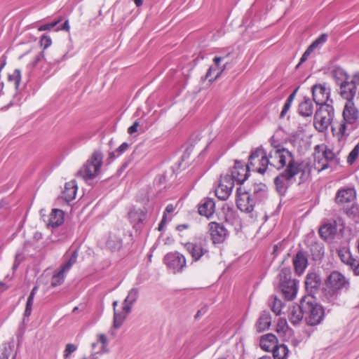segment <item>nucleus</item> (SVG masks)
<instances>
[{
    "label": "nucleus",
    "mask_w": 359,
    "mask_h": 359,
    "mask_svg": "<svg viewBox=\"0 0 359 359\" xmlns=\"http://www.w3.org/2000/svg\"><path fill=\"white\" fill-rule=\"evenodd\" d=\"M276 331L278 334L279 337H283L285 341H290V338H292V344L294 346L297 345L296 340L292 338V330L288 327L285 319L280 318L278 320Z\"/></svg>",
    "instance_id": "obj_20"
},
{
    "label": "nucleus",
    "mask_w": 359,
    "mask_h": 359,
    "mask_svg": "<svg viewBox=\"0 0 359 359\" xmlns=\"http://www.w3.org/2000/svg\"><path fill=\"white\" fill-rule=\"evenodd\" d=\"M236 203L237 208L245 213L252 212L255 206V198H252L250 193L242 187L236 190Z\"/></svg>",
    "instance_id": "obj_9"
},
{
    "label": "nucleus",
    "mask_w": 359,
    "mask_h": 359,
    "mask_svg": "<svg viewBox=\"0 0 359 359\" xmlns=\"http://www.w3.org/2000/svg\"><path fill=\"white\" fill-rule=\"evenodd\" d=\"M77 349V346L73 344H68L64 351V358H67L70 356L71 353Z\"/></svg>",
    "instance_id": "obj_45"
},
{
    "label": "nucleus",
    "mask_w": 359,
    "mask_h": 359,
    "mask_svg": "<svg viewBox=\"0 0 359 359\" xmlns=\"http://www.w3.org/2000/svg\"><path fill=\"white\" fill-rule=\"evenodd\" d=\"M301 309L304 311L307 323L310 325L319 324L324 317L323 307L316 303L312 296H306L301 300Z\"/></svg>",
    "instance_id": "obj_3"
},
{
    "label": "nucleus",
    "mask_w": 359,
    "mask_h": 359,
    "mask_svg": "<svg viewBox=\"0 0 359 359\" xmlns=\"http://www.w3.org/2000/svg\"><path fill=\"white\" fill-rule=\"evenodd\" d=\"M167 216L165 215H163L162 217V219H161V221L160 222V224H158V231H162L166 222H167Z\"/></svg>",
    "instance_id": "obj_56"
},
{
    "label": "nucleus",
    "mask_w": 359,
    "mask_h": 359,
    "mask_svg": "<svg viewBox=\"0 0 359 359\" xmlns=\"http://www.w3.org/2000/svg\"><path fill=\"white\" fill-rule=\"evenodd\" d=\"M223 59L224 57L217 56L214 57L213 62L215 67H210L205 74V78L208 79L210 81H215L222 74V72L226 68V65L219 66V62Z\"/></svg>",
    "instance_id": "obj_21"
},
{
    "label": "nucleus",
    "mask_w": 359,
    "mask_h": 359,
    "mask_svg": "<svg viewBox=\"0 0 359 359\" xmlns=\"http://www.w3.org/2000/svg\"><path fill=\"white\" fill-rule=\"evenodd\" d=\"M348 266H350L351 268L353 269L354 273L355 275H359V260L352 257V260L349 262V263L347 264Z\"/></svg>",
    "instance_id": "obj_47"
},
{
    "label": "nucleus",
    "mask_w": 359,
    "mask_h": 359,
    "mask_svg": "<svg viewBox=\"0 0 359 359\" xmlns=\"http://www.w3.org/2000/svg\"><path fill=\"white\" fill-rule=\"evenodd\" d=\"M37 290H38V287L37 286H34L33 287V289L32 290L29 297H32L34 298V296H35Z\"/></svg>",
    "instance_id": "obj_60"
},
{
    "label": "nucleus",
    "mask_w": 359,
    "mask_h": 359,
    "mask_svg": "<svg viewBox=\"0 0 359 359\" xmlns=\"http://www.w3.org/2000/svg\"><path fill=\"white\" fill-rule=\"evenodd\" d=\"M321 284L320 278L316 273H309L305 280L306 290L309 292L317 290Z\"/></svg>",
    "instance_id": "obj_25"
},
{
    "label": "nucleus",
    "mask_w": 359,
    "mask_h": 359,
    "mask_svg": "<svg viewBox=\"0 0 359 359\" xmlns=\"http://www.w3.org/2000/svg\"><path fill=\"white\" fill-rule=\"evenodd\" d=\"M356 198V191L353 188H342L337 191L335 202L338 205H344L350 203Z\"/></svg>",
    "instance_id": "obj_18"
},
{
    "label": "nucleus",
    "mask_w": 359,
    "mask_h": 359,
    "mask_svg": "<svg viewBox=\"0 0 359 359\" xmlns=\"http://www.w3.org/2000/svg\"><path fill=\"white\" fill-rule=\"evenodd\" d=\"M103 164V154L100 151H95L86 163L81 168L79 174L86 180H91L100 173Z\"/></svg>",
    "instance_id": "obj_5"
},
{
    "label": "nucleus",
    "mask_w": 359,
    "mask_h": 359,
    "mask_svg": "<svg viewBox=\"0 0 359 359\" xmlns=\"http://www.w3.org/2000/svg\"><path fill=\"white\" fill-rule=\"evenodd\" d=\"M34 299L32 297H28L26 307L25 310V316L28 317L31 315L32 311V305L34 302Z\"/></svg>",
    "instance_id": "obj_46"
},
{
    "label": "nucleus",
    "mask_w": 359,
    "mask_h": 359,
    "mask_svg": "<svg viewBox=\"0 0 359 359\" xmlns=\"http://www.w3.org/2000/svg\"><path fill=\"white\" fill-rule=\"evenodd\" d=\"M291 104L292 103L287 102V101H285V103L283 107V109L280 112V118H283L285 114L287 113V111H289L290 107H291Z\"/></svg>",
    "instance_id": "obj_50"
},
{
    "label": "nucleus",
    "mask_w": 359,
    "mask_h": 359,
    "mask_svg": "<svg viewBox=\"0 0 359 359\" xmlns=\"http://www.w3.org/2000/svg\"><path fill=\"white\" fill-rule=\"evenodd\" d=\"M282 302L280 299L274 297L272 300L271 310L276 315H279L281 312Z\"/></svg>",
    "instance_id": "obj_40"
},
{
    "label": "nucleus",
    "mask_w": 359,
    "mask_h": 359,
    "mask_svg": "<svg viewBox=\"0 0 359 359\" xmlns=\"http://www.w3.org/2000/svg\"><path fill=\"white\" fill-rule=\"evenodd\" d=\"M137 296H138V290L137 289H135V288L132 289L129 292V293H128L127 297L126 298L123 304H129L131 306L132 304L137 298Z\"/></svg>",
    "instance_id": "obj_39"
},
{
    "label": "nucleus",
    "mask_w": 359,
    "mask_h": 359,
    "mask_svg": "<svg viewBox=\"0 0 359 359\" xmlns=\"http://www.w3.org/2000/svg\"><path fill=\"white\" fill-rule=\"evenodd\" d=\"M359 93V72L353 74L351 79L339 85V94L346 102H354Z\"/></svg>",
    "instance_id": "obj_6"
},
{
    "label": "nucleus",
    "mask_w": 359,
    "mask_h": 359,
    "mask_svg": "<svg viewBox=\"0 0 359 359\" xmlns=\"http://www.w3.org/2000/svg\"><path fill=\"white\" fill-rule=\"evenodd\" d=\"M327 40V35L323 34H321L318 39H316L311 44V46L316 48L320 43H323Z\"/></svg>",
    "instance_id": "obj_48"
},
{
    "label": "nucleus",
    "mask_w": 359,
    "mask_h": 359,
    "mask_svg": "<svg viewBox=\"0 0 359 359\" xmlns=\"http://www.w3.org/2000/svg\"><path fill=\"white\" fill-rule=\"evenodd\" d=\"M298 89L299 88H297L293 92L292 94H290V95L287 97V102L292 103L296 96V94L298 91Z\"/></svg>",
    "instance_id": "obj_57"
},
{
    "label": "nucleus",
    "mask_w": 359,
    "mask_h": 359,
    "mask_svg": "<svg viewBox=\"0 0 359 359\" xmlns=\"http://www.w3.org/2000/svg\"><path fill=\"white\" fill-rule=\"evenodd\" d=\"M280 279V287L285 298L292 300L297 294V283L291 278L290 272L287 269H283L278 275Z\"/></svg>",
    "instance_id": "obj_8"
},
{
    "label": "nucleus",
    "mask_w": 359,
    "mask_h": 359,
    "mask_svg": "<svg viewBox=\"0 0 359 359\" xmlns=\"http://www.w3.org/2000/svg\"><path fill=\"white\" fill-rule=\"evenodd\" d=\"M110 156H111V157H114V156H115L114 153V152H113V153H111V154H110Z\"/></svg>",
    "instance_id": "obj_63"
},
{
    "label": "nucleus",
    "mask_w": 359,
    "mask_h": 359,
    "mask_svg": "<svg viewBox=\"0 0 359 359\" xmlns=\"http://www.w3.org/2000/svg\"><path fill=\"white\" fill-rule=\"evenodd\" d=\"M78 257L77 251H74L68 261L63 264L60 269L56 272L51 278L50 285L52 287L60 285L65 280L66 273L69 271L71 267L76 262Z\"/></svg>",
    "instance_id": "obj_14"
},
{
    "label": "nucleus",
    "mask_w": 359,
    "mask_h": 359,
    "mask_svg": "<svg viewBox=\"0 0 359 359\" xmlns=\"http://www.w3.org/2000/svg\"><path fill=\"white\" fill-rule=\"evenodd\" d=\"M21 80L20 71L18 69H14L8 74V81L15 88H18Z\"/></svg>",
    "instance_id": "obj_36"
},
{
    "label": "nucleus",
    "mask_w": 359,
    "mask_h": 359,
    "mask_svg": "<svg viewBox=\"0 0 359 359\" xmlns=\"http://www.w3.org/2000/svg\"><path fill=\"white\" fill-rule=\"evenodd\" d=\"M334 154L325 144L317 145L315 147L314 159L318 163L319 170H325L329 167L328 162L333 160Z\"/></svg>",
    "instance_id": "obj_11"
},
{
    "label": "nucleus",
    "mask_w": 359,
    "mask_h": 359,
    "mask_svg": "<svg viewBox=\"0 0 359 359\" xmlns=\"http://www.w3.org/2000/svg\"><path fill=\"white\" fill-rule=\"evenodd\" d=\"M259 359H266V357L265 356H262V357L259 358Z\"/></svg>",
    "instance_id": "obj_64"
},
{
    "label": "nucleus",
    "mask_w": 359,
    "mask_h": 359,
    "mask_svg": "<svg viewBox=\"0 0 359 359\" xmlns=\"http://www.w3.org/2000/svg\"><path fill=\"white\" fill-rule=\"evenodd\" d=\"M117 306V302L113 303L114 314V327L118 328L121 326L123 321L126 319L127 315L130 312V306L127 304H123L122 311L118 312L116 307Z\"/></svg>",
    "instance_id": "obj_22"
},
{
    "label": "nucleus",
    "mask_w": 359,
    "mask_h": 359,
    "mask_svg": "<svg viewBox=\"0 0 359 359\" xmlns=\"http://www.w3.org/2000/svg\"><path fill=\"white\" fill-rule=\"evenodd\" d=\"M359 155V144H356L351 151L347 157V163L352 165L358 158Z\"/></svg>",
    "instance_id": "obj_38"
},
{
    "label": "nucleus",
    "mask_w": 359,
    "mask_h": 359,
    "mask_svg": "<svg viewBox=\"0 0 359 359\" xmlns=\"http://www.w3.org/2000/svg\"><path fill=\"white\" fill-rule=\"evenodd\" d=\"M234 187V182L230 175L221 176L219 184L215 189V195L220 200H226Z\"/></svg>",
    "instance_id": "obj_13"
},
{
    "label": "nucleus",
    "mask_w": 359,
    "mask_h": 359,
    "mask_svg": "<svg viewBox=\"0 0 359 359\" xmlns=\"http://www.w3.org/2000/svg\"><path fill=\"white\" fill-rule=\"evenodd\" d=\"M138 126H139V123L137 121H135L133 123V124L128 128V133L130 135H133V133H136L137 131Z\"/></svg>",
    "instance_id": "obj_53"
},
{
    "label": "nucleus",
    "mask_w": 359,
    "mask_h": 359,
    "mask_svg": "<svg viewBox=\"0 0 359 359\" xmlns=\"http://www.w3.org/2000/svg\"><path fill=\"white\" fill-rule=\"evenodd\" d=\"M62 20L60 19L58 20L52 22L50 23L42 25L38 27L39 32H43V31H50L53 27H55Z\"/></svg>",
    "instance_id": "obj_43"
},
{
    "label": "nucleus",
    "mask_w": 359,
    "mask_h": 359,
    "mask_svg": "<svg viewBox=\"0 0 359 359\" xmlns=\"http://www.w3.org/2000/svg\"><path fill=\"white\" fill-rule=\"evenodd\" d=\"M167 216L165 215H163L162 217V219H161V221L160 222V224H158V231H162L166 222H167Z\"/></svg>",
    "instance_id": "obj_55"
},
{
    "label": "nucleus",
    "mask_w": 359,
    "mask_h": 359,
    "mask_svg": "<svg viewBox=\"0 0 359 359\" xmlns=\"http://www.w3.org/2000/svg\"><path fill=\"white\" fill-rule=\"evenodd\" d=\"M277 343L278 340L274 334H267L261 337L259 345L262 349L269 352L273 350Z\"/></svg>",
    "instance_id": "obj_26"
},
{
    "label": "nucleus",
    "mask_w": 359,
    "mask_h": 359,
    "mask_svg": "<svg viewBox=\"0 0 359 359\" xmlns=\"http://www.w3.org/2000/svg\"><path fill=\"white\" fill-rule=\"evenodd\" d=\"M39 43L43 50H45L51 46L52 39L50 36L43 34L40 39Z\"/></svg>",
    "instance_id": "obj_42"
},
{
    "label": "nucleus",
    "mask_w": 359,
    "mask_h": 359,
    "mask_svg": "<svg viewBox=\"0 0 359 359\" xmlns=\"http://www.w3.org/2000/svg\"><path fill=\"white\" fill-rule=\"evenodd\" d=\"M44 58V52L41 51L37 53L35 55L33 56L32 60L30 61L29 65L30 67H35Z\"/></svg>",
    "instance_id": "obj_41"
},
{
    "label": "nucleus",
    "mask_w": 359,
    "mask_h": 359,
    "mask_svg": "<svg viewBox=\"0 0 359 359\" xmlns=\"http://www.w3.org/2000/svg\"><path fill=\"white\" fill-rule=\"evenodd\" d=\"M332 74L334 80L338 86L344 81H346L351 79V76H349L347 72L341 67H336L332 71Z\"/></svg>",
    "instance_id": "obj_31"
},
{
    "label": "nucleus",
    "mask_w": 359,
    "mask_h": 359,
    "mask_svg": "<svg viewBox=\"0 0 359 359\" xmlns=\"http://www.w3.org/2000/svg\"><path fill=\"white\" fill-rule=\"evenodd\" d=\"M64 222V212L60 209H53L46 221L48 226L57 227Z\"/></svg>",
    "instance_id": "obj_24"
},
{
    "label": "nucleus",
    "mask_w": 359,
    "mask_h": 359,
    "mask_svg": "<svg viewBox=\"0 0 359 359\" xmlns=\"http://www.w3.org/2000/svg\"><path fill=\"white\" fill-rule=\"evenodd\" d=\"M250 191H252V197L255 200L261 198L264 196L266 191V186L262 184H255L252 185Z\"/></svg>",
    "instance_id": "obj_34"
},
{
    "label": "nucleus",
    "mask_w": 359,
    "mask_h": 359,
    "mask_svg": "<svg viewBox=\"0 0 359 359\" xmlns=\"http://www.w3.org/2000/svg\"><path fill=\"white\" fill-rule=\"evenodd\" d=\"M288 353V348L284 344L276 346L273 350V359H285Z\"/></svg>",
    "instance_id": "obj_35"
},
{
    "label": "nucleus",
    "mask_w": 359,
    "mask_h": 359,
    "mask_svg": "<svg viewBox=\"0 0 359 359\" xmlns=\"http://www.w3.org/2000/svg\"><path fill=\"white\" fill-rule=\"evenodd\" d=\"M69 29H70V27H69V20H67L64 22V24H63V25H62V27L61 29H63V30H65V31H67V32H69Z\"/></svg>",
    "instance_id": "obj_58"
},
{
    "label": "nucleus",
    "mask_w": 359,
    "mask_h": 359,
    "mask_svg": "<svg viewBox=\"0 0 359 359\" xmlns=\"http://www.w3.org/2000/svg\"><path fill=\"white\" fill-rule=\"evenodd\" d=\"M215 204L212 199L206 198L198 206V213L208 218L210 217L215 212Z\"/></svg>",
    "instance_id": "obj_28"
},
{
    "label": "nucleus",
    "mask_w": 359,
    "mask_h": 359,
    "mask_svg": "<svg viewBox=\"0 0 359 359\" xmlns=\"http://www.w3.org/2000/svg\"><path fill=\"white\" fill-rule=\"evenodd\" d=\"M270 165L279 170L286 166L285 170L274 180L278 191L286 190L295 182V176L299 173L302 177L309 174L311 169L307 163H298L294 160L293 156L285 149H274L269 154Z\"/></svg>",
    "instance_id": "obj_1"
},
{
    "label": "nucleus",
    "mask_w": 359,
    "mask_h": 359,
    "mask_svg": "<svg viewBox=\"0 0 359 359\" xmlns=\"http://www.w3.org/2000/svg\"><path fill=\"white\" fill-rule=\"evenodd\" d=\"M7 288V287L6 286V285L1 282H0V290H4Z\"/></svg>",
    "instance_id": "obj_62"
},
{
    "label": "nucleus",
    "mask_w": 359,
    "mask_h": 359,
    "mask_svg": "<svg viewBox=\"0 0 359 359\" xmlns=\"http://www.w3.org/2000/svg\"><path fill=\"white\" fill-rule=\"evenodd\" d=\"M270 165L266 153L263 149L257 148L249 156L248 168L252 171L263 174Z\"/></svg>",
    "instance_id": "obj_7"
},
{
    "label": "nucleus",
    "mask_w": 359,
    "mask_h": 359,
    "mask_svg": "<svg viewBox=\"0 0 359 359\" xmlns=\"http://www.w3.org/2000/svg\"><path fill=\"white\" fill-rule=\"evenodd\" d=\"M164 263L173 273H181L187 266L185 256L178 252H172L165 255Z\"/></svg>",
    "instance_id": "obj_10"
},
{
    "label": "nucleus",
    "mask_w": 359,
    "mask_h": 359,
    "mask_svg": "<svg viewBox=\"0 0 359 359\" xmlns=\"http://www.w3.org/2000/svg\"><path fill=\"white\" fill-rule=\"evenodd\" d=\"M249 170L247 165L236 161L230 176L233 178V182L236 181L239 184H243L248 177Z\"/></svg>",
    "instance_id": "obj_17"
},
{
    "label": "nucleus",
    "mask_w": 359,
    "mask_h": 359,
    "mask_svg": "<svg viewBox=\"0 0 359 359\" xmlns=\"http://www.w3.org/2000/svg\"><path fill=\"white\" fill-rule=\"evenodd\" d=\"M299 112L303 116H311L313 112V107L309 98L304 99V100L299 104Z\"/></svg>",
    "instance_id": "obj_30"
},
{
    "label": "nucleus",
    "mask_w": 359,
    "mask_h": 359,
    "mask_svg": "<svg viewBox=\"0 0 359 359\" xmlns=\"http://www.w3.org/2000/svg\"><path fill=\"white\" fill-rule=\"evenodd\" d=\"M304 315V311H303L302 309H301V304H299V307H293L290 311L289 319L290 322L293 324L298 323L300 322Z\"/></svg>",
    "instance_id": "obj_33"
},
{
    "label": "nucleus",
    "mask_w": 359,
    "mask_h": 359,
    "mask_svg": "<svg viewBox=\"0 0 359 359\" xmlns=\"http://www.w3.org/2000/svg\"><path fill=\"white\" fill-rule=\"evenodd\" d=\"M189 228V226L187 224H180L177 226V230L179 231H182L184 229H187Z\"/></svg>",
    "instance_id": "obj_59"
},
{
    "label": "nucleus",
    "mask_w": 359,
    "mask_h": 359,
    "mask_svg": "<svg viewBox=\"0 0 359 359\" xmlns=\"http://www.w3.org/2000/svg\"><path fill=\"white\" fill-rule=\"evenodd\" d=\"M97 339L100 343L102 344V348H104L107 344V339L104 334H99L97 335Z\"/></svg>",
    "instance_id": "obj_51"
},
{
    "label": "nucleus",
    "mask_w": 359,
    "mask_h": 359,
    "mask_svg": "<svg viewBox=\"0 0 359 359\" xmlns=\"http://www.w3.org/2000/svg\"><path fill=\"white\" fill-rule=\"evenodd\" d=\"M107 247L111 251H116L122 247V240L116 235H110L107 242Z\"/></svg>",
    "instance_id": "obj_32"
},
{
    "label": "nucleus",
    "mask_w": 359,
    "mask_h": 359,
    "mask_svg": "<svg viewBox=\"0 0 359 359\" xmlns=\"http://www.w3.org/2000/svg\"><path fill=\"white\" fill-rule=\"evenodd\" d=\"M294 271L299 276L302 275L308 264V259L302 251H299L292 260Z\"/></svg>",
    "instance_id": "obj_23"
},
{
    "label": "nucleus",
    "mask_w": 359,
    "mask_h": 359,
    "mask_svg": "<svg viewBox=\"0 0 359 359\" xmlns=\"http://www.w3.org/2000/svg\"><path fill=\"white\" fill-rule=\"evenodd\" d=\"M333 104H323L316 109L313 116V126L320 133L325 132L332 124L334 116Z\"/></svg>",
    "instance_id": "obj_4"
},
{
    "label": "nucleus",
    "mask_w": 359,
    "mask_h": 359,
    "mask_svg": "<svg viewBox=\"0 0 359 359\" xmlns=\"http://www.w3.org/2000/svg\"><path fill=\"white\" fill-rule=\"evenodd\" d=\"M134 3L137 7H140L143 4V0H134Z\"/></svg>",
    "instance_id": "obj_61"
},
{
    "label": "nucleus",
    "mask_w": 359,
    "mask_h": 359,
    "mask_svg": "<svg viewBox=\"0 0 359 359\" xmlns=\"http://www.w3.org/2000/svg\"><path fill=\"white\" fill-rule=\"evenodd\" d=\"M271 318L268 313H263L259 316L256 328L259 332H262L269 329L271 325Z\"/></svg>",
    "instance_id": "obj_29"
},
{
    "label": "nucleus",
    "mask_w": 359,
    "mask_h": 359,
    "mask_svg": "<svg viewBox=\"0 0 359 359\" xmlns=\"http://www.w3.org/2000/svg\"><path fill=\"white\" fill-rule=\"evenodd\" d=\"M76 191L77 185L76 181L71 180L69 182H66L64 190L62 191V197L66 201H71L75 198Z\"/></svg>",
    "instance_id": "obj_27"
},
{
    "label": "nucleus",
    "mask_w": 359,
    "mask_h": 359,
    "mask_svg": "<svg viewBox=\"0 0 359 359\" xmlns=\"http://www.w3.org/2000/svg\"><path fill=\"white\" fill-rule=\"evenodd\" d=\"M128 148V144L127 142L122 143L116 150V152L118 153V155H121L124 153L126 149Z\"/></svg>",
    "instance_id": "obj_52"
},
{
    "label": "nucleus",
    "mask_w": 359,
    "mask_h": 359,
    "mask_svg": "<svg viewBox=\"0 0 359 359\" xmlns=\"http://www.w3.org/2000/svg\"><path fill=\"white\" fill-rule=\"evenodd\" d=\"M331 226L324 225L320 228L319 234L324 239H327L328 236L331 233Z\"/></svg>",
    "instance_id": "obj_44"
},
{
    "label": "nucleus",
    "mask_w": 359,
    "mask_h": 359,
    "mask_svg": "<svg viewBox=\"0 0 359 359\" xmlns=\"http://www.w3.org/2000/svg\"><path fill=\"white\" fill-rule=\"evenodd\" d=\"M314 50V48H313L311 45L306 50V51L302 55L299 64L303 63L307 60L308 56L312 53V51Z\"/></svg>",
    "instance_id": "obj_49"
},
{
    "label": "nucleus",
    "mask_w": 359,
    "mask_h": 359,
    "mask_svg": "<svg viewBox=\"0 0 359 359\" xmlns=\"http://www.w3.org/2000/svg\"><path fill=\"white\" fill-rule=\"evenodd\" d=\"M313 100L317 105L332 104V100H330V89L325 84L318 83L312 87Z\"/></svg>",
    "instance_id": "obj_12"
},
{
    "label": "nucleus",
    "mask_w": 359,
    "mask_h": 359,
    "mask_svg": "<svg viewBox=\"0 0 359 359\" xmlns=\"http://www.w3.org/2000/svg\"><path fill=\"white\" fill-rule=\"evenodd\" d=\"M183 245L194 262L199 261L203 256L208 252L205 243L201 241L187 242Z\"/></svg>",
    "instance_id": "obj_15"
},
{
    "label": "nucleus",
    "mask_w": 359,
    "mask_h": 359,
    "mask_svg": "<svg viewBox=\"0 0 359 359\" xmlns=\"http://www.w3.org/2000/svg\"><path fill=\"white\" fill-rule=\"evenodd\" d=\"M175 210V206L173 204H168L165 207V211H164L163 215H165L167 216L168 213H171V212H174Z\"/></svg>",
    "instance_id": "obj_54"
},
{
    "label": "nucleus",
    "mask_w": 359,
    "mask_h": 359,
    "mask_svg": "<svg viewBox=\"0 0 359 359\" xmlns=\"http://www.w3.org/2000/svg\"><path fill=\"white\" fill-rule=\"evenodd\" d=\"M209 232L213 243H222L226 236V231L219 223L212 222L208 224Z\"/></svg>",
    "instance_id": "obj_19"
},
{
    "label": "nucleus",
    "mask_w": 359,
    "mask_h": 359,
    "mask_svg": "<svg viewBox=\"0 0 359 359\" xmlns=\"http://www.w3.org/2000/svg\"><path fill=\"white\" fill-rule=\"evenodd\" d=\"M342 118L335 119L332 124V134L338 141L348 135V127L359 121V109L354 102H345Z\"/></svg>",
    "instance_id": "obj_2"
},
{
    "label": "nucleus",
    "mask_w": 359,
    "mask_h": 359,
    "mask_svg": "<svg viewBox=\"0 0 359 359\" xmlns=\"http://www.w3.org/2000/svg\"><path fill=\"white\" fill-rule=\"evenodd\" d=\"M348 285V281L345 276L338 271H333L326 281L327 289L332 292H337Z\"/></svg>",
    "instance_id": "obj_16"
},
{
    "label": "nucleus",
    "mask_w": 359,
    "mask_h": 359,
    "mask_svg": "<svg viewBox=\"0 0 359 359\" xmlns=\"http://www.w3.org/2000/svg\"><path fill=\"white\" fill-rule=\"evenodd\" d=\"M338 256L340 260L345 264H348L351 260H352V255L348 249L341 248L337 251Z\"/></svg>",
    "instance_id": "obj_37"
}]
</instances>
